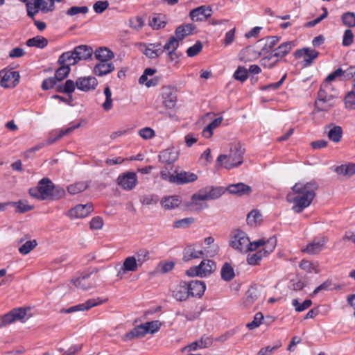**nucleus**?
Wrapping results in <instances>:
<instances>
[{
    "mask_svg": "<svg viewBox=\"0 0 355 355\" xmlns=\"http://www.w3.org/2000/svg\"><path fill=\"white\" fill-rule=\"evenodd\" d=\"M318 188L315 181L295 183L286 196L287 201L293 204L292 209L296 213H300L308 207L315 198Z\"/></svg>",
    "mask_w": 355,
    "mask_h": 355,
    "instance_id": "nucleus-1",
    "label": "nucleus"
},
{
    "mask_svg": "<svg viewBox=\"0 0 355 355\" xmlns=\"http://www.w3.org/2000/svg\"><path fill=\"white\" fill-rule=\"evenodd\" d=\"M29 194L40 200H58L64 196L65 191L55 186L49 178H44L39 181L37 187L29 189Z\"/></svg>",
    "mask_w": 355,
    "mask_h": 355,
    "instance_id": "nucleus-2",
    "label": "nucleus"
},
{
    "mask_svg": "<svg viewBox=\"0 0 355 355\" xmlns=\"http://www.w3.org/2000/svg\"><path fill=\"white\" fill-rule=\"evenodd\" d=\"M245 148L240 142L231 144L228 154L220 155L217 163L226 169H231L242 164Z\"/></svg>",
    "mask_w": 355,
    "mask_h": 355,
    "instance_id": "nucleus-3",
    "label": "nucleus"
},
{
    "mask_svg": "<svg viewBox=\"0 0 355 355\" xmlns=\"http://www.w3.org/2000/svg\"><path fill=\"white\" fill-rule=\"evenodd\" d=\"M263 243V239L250 242L247 234L242 231H238L232 237L230 245L241 252L255 251Z\"/></svg>",
    "mask_w": 355,
    "mask_h": 355,
    "instance_id": "nucleus-4",
    "label": "nucleus"
},
{
    "mask_svg": "<svg viewBox=\"0 0 355 355\" xmlns=\"http://www.w3.org/2000/svg\"><path fill=\"white\" fill-rule=\"evenodd\" d=\"M263 239V243L261 245L258 252L254 254H249L247 261L250 265H257L259 261L263 258L267 257L274 251L277 245V239L275 236H271L267 239Z\"/></svg>",
    "mask_w": 355,
    "mask_h": 355,
    "instance_id": "nucleus-5",
    "label": "nucleus"
},
{
    "mask_svg": "<svg viewBox=\"0 0 355 355\" xmlns=\"http://www.w3.org/2000/svg\"><path fill=\"white\" fill-rule=\"evenodd\" d=\"M322 85L318 93V97L314 103V112H329L336 105L337 97L331 94H328Z\"/></svg>",
    "mask_w": 355,
    "mask_h": 355,
    "instance_id": "nucleus-6",
    "label": "nucleus"
},
{
    "mask_svg": "<svg viewBox=\"0 0 355 355\" xmlns=\"http://www.w3.org/2000/svg\"><path fill=\"white\" fill-rule=\"evenodd\" d=\"M216 270V265L212 260L204 259L198 266L191 267L186 271L189 277L199 276L201 277L211 275Z\"/></svg>",
    "mask_w": 355,
    "mask_h": 355,
    "instance_id": "nucleus-7",
    "label": "nucleus"
},
{
    "mask_svg": "<svg viewBox=\"0 0 355 355\" xmlns=\"http://www.w3.org/2000/svg\"><path fill=\"white\" fill-rule=\"evenodd\" d=\"M225 192L223 187H207L200 190L198 193L192 196V200H209L218 198Z\"/></svg>",
    "mask_w": 355,
    "mask_h": 355,
    "instance_id": "nucleus-8",
    "label": "nucleus"
},
{
    "mask_svg": "<svg viewBox=\"0 0 355 355\" xmlns=\"http://www.w3.org/2000/svg\"><path fill=\"white\" fill-rule=\"evenodd\" d=\"M28 310V308H18L12 310L2 317V325L6 326L16 321L24 322Z\"/></svg>",
    "mask_w": 355,
    "mask_h": 355,
    "instance_id": "nucleus-9",
    "label": "nucleus"
},
{
    "mask_svg": "<svg viewBox=\"0 0 355 355\" xmlns=\"http://www.w3.org/2000/svg\"><path fill=\"white\" fill-rule=\"evenodd\" d=\"M139 50L149 59H155L164 53L163 46L159 42L140 43Z\"/></svg>",
    "mask_w": 355,
    "mask_h": 355,
    "instance_id": "nucleus-10",
    "label": "nucleus"
},
{
    "mask_svg": "<svg viewBox=\"0 0 355 355\" xmlns=\"http://www.w3.org/2000/svg\"><path fill=\"white\" fill-rule=\"evenodd\" d=\"M117 184L123 189L131 191L137 184V174L135 172L122 173L117 178Z\"/></svg>",
    "mask_w": 355,
    "mask_h": 355,
    "instance_id": "nucleus-11",
    "label": "nucleus"
},
{
    "mask_svg": "<svg viewBox=\"0 0 355 355\" xmlns=\"http://www.w3.org/2000/svg\"><path fill=\"white\" fill-rule=\"evenodd\" d=\"M177 103V90L171 86L162 88V103L167 109H173Z\"/></svg>",
    "mask_w": 355,
    "mask_h": 355,
    "instance_id": "nucleus-12",
    "label": "nucleus"
},
{
    "mask_svg": "<svg viewBox=\"0 0 355 355\" xmlns=\"http://www.w3.org/2000/svg\"><path fill=\"white\" fill-rule=\"evenodd\" d=\"M1 86L5 88L15 87L19 82L20 76L18 71H0Z\"/></svg>",
    "mask_w": 355,
    "mask_h": 355,
    "instance_id": "nucleus-13",
    "label": "nucleus"
},
{
    "mask_svg": "<svg viewBox=\"0 0 355 355\" xmlns=\"http://www.w3.org/2000/svg\"><path fill=\"white\" fill-rule=\"evenodd\" d=\"M105 301L106 300H101L99 297H98L97 299H89L85 303L71 306L67 309H63L62 312L65 313H71L76 311H88L91 308L100 305Z\"/></svg>",
    "mask_w": 355,
    "mask_h": 355,
    "instance_id": "nucleus-14",
    "label": "nucleus"
},
{
    "mask_svg": "<svg viewBox=\"0 0 355 355\" xmlns=\"http://www.w3.org/2000/svg\"><path fill=\"white\" fill-rule=\"evenodd\" d=\"M327 242L326 237L315 238L302 251L311 255L317 254L324 248Z\"/></svg>",
    "mask_w": 355,
    "mask_h": 355,
    "instance_id": "nucleus-15",
    "label": "nucleus"
},
{
    "mask_svg": "<svg viewBox=\"0 0 355 355\" xmlns=\"http://www.w3.org/2000/svg\"><path fill=\"white\" fill-rule=\"evenodd\" d=\"M178 46L179 43L175 37H171L168 42L164 44V46H163L164 51H166L167 52V60L168 62H178L179 55L176 51Z\"/></svg>",
    "mask_w": 355,
    "mask_h": 355,
    "instance_id": "nucleus-16",
    "label": "nucleus"
},
{
    "mask_svg": "<svg viewBox=\"0 0 355 355\" xmlns=\"http://www.w3.org/2000/svg\"><path fill=\"white\" fill-rule=\"evenodd\" d=\"M92 211L93 205L91 203L78 205L69 211L68 216L71 219L84 218L88 216Z\"/></svg>",
    "mask_w": 355,
    "mask_h": 355,
    "instance_id": "nucleus-17",
    "label": "nucleus"
},
{
    "mask_svg": "<svg viewBox=\"0 0 355 355\" xmlns=\"http://www.w3.org/2000/svg\"><path fill=\"white\" fill-rule=\"evenodd\" d=\"M76 87L83 92L94 90L98 85V80L94 76L80 77L76 81Z\"/></svg>",
    "mask_w": 355,
    "mask_h": 355,
    "instance_id": "nucleus-18",
    "label": "nucleus"
},
{
    "mask_svg": "<svg viewBox=\"0 0 355 355\" xmlns=\"http://www.w3.org/2000/svg\"><path fill=\"white\" fill-rule=\"evenodd\" d=\"M138 267L135 259L132 256L128 257L124 259L122 266L118 269L116 276L121 279L128 272H136Z\"/></svg>",
    "mask_w": 355,
    "mask_h": 355,
    "instance_id": "nucleus-19",
    "label": "nucleus"
},
{
    "mask_svg": "<svg viewBox=\"0 0 355 355\" xmlns=\"http://www.w3.org/2000/svg\"><path fill=\"white\" fill-rule=\"evenodd\" d=\"M319 53L309 48H304L302 49L297 50L294 55L296 58H300L304 57V65L308 67L311 64L313 61L318 56Z\"/></svg>",
    "mask_w": 355,
    "mask_h": 355,
    "instance_id": "nucleus-20",
    "label": "nucleus"
},
{
    "mask_svg": "<svg viewBox=\"0 0 355 355\" xmlns=\"http://www.w3.org/2000/svg\"><path fill=\"white\" fill-rule=\"evenodd\" d=\"M212 15V10L209 6H202L190 12L189 16L194 21H205Z\"/></svg>",
    "mask_w": 355,
    "mask_h": 355,
    "instance_id": "nucleus-21",
    "label": "nucleus"
},
{
    "mask_svg": "<svg viewBox=\"0 0 355 355\" xmlns=\"http://www.w3.org/2000/svg\"><path fill=\"white\" fill-rule=\"evenodd\" d=\"M179 157V151L175 148H168L163 150L159 154V161L166 164H171L176 162Z\"/></svg>",
    "mask_w": 355,
    "mask_h": 355,
    "instance_id": "nucleus-22",
    "label": "nucleus"
},
{
    "mask_svg": "<svg viewBox=\"0 0 355 355\" xmlns=\"http://www.w3.org/2000/svg\"><path fill=\"white\" fill-rule=\"evenodd\" d=\"M92 273L85 274L80 277L73 278L71 279V282L75 286L76 288L82 289V290H88L90 288L95 286L96 282H92L89 281L90 276Z\"/></svg>",
    "mask_w": 355,
    "mask_h": 355,
    "instance_id": "nucleus-23",
    "label": "nucleus"
},
{
    "mask_svg": "<svg viewBox=\"0 0 355 355\" xmlns=\"http://www.w3.org/2000/svg\"><path fill=\"white\" fill-rule=\"evenodd\" d=\"M175 173L176 175L175 178H172L171 183L182 184L193 182L198 179L197 175L191 172L182 171L178 173L175 171Z\"/></svg>",
    "mask_w": 355,
    "mask_h": 355,
    "instance_id": "nucleus-24",
    "label": "nucleus"
},
{
    "mask_svg": "<svg viewBox=\"0 0 355 355\" xmlns=\"http://www.w3.org/2000/svg\"><path fill=\"white\" fill-rule=\"evenodd\" d=\"M189 291L187 282H182L173 290V297L178 301H185L190 297Z\"/></svg>",
    "mask_w": 355,
    "mask_h": 355,
    "instance_id": "nucleus-25",
    "label": "nucleus"
},
{
    "mask_svg": "<svg viewBox=\"0 0 355 355\" xmlns=\"http://www.w3.org/2000/svg\"><path fill=\"white\" fill-rule=\"evenodd\" d=\"M114 64L110 61L98 62L94 67L93 72L98 76H103L114 71Z\"/></svg>",
    "mask_w": 355,
    "mask_h": 355,
    "instance_id": "nucleus-26",
    "label": "nucleus"
},
{
    "mask_svg": "<svg viewBox=\"0 0 355 355\" xmlns=\"http://www.w3.org/2000/svg\"><path fill=\"white\" fill-rule=\"evenodd\" d=\"M189 295L191 297H200L205 292L206 286L205 282L193 280L187 283Z\"/></svg>",
    "mask_w": 355,
    "mask_h": 355,
    "instance_id": "nucleus-27",
    "label": "nucleus"
},
{
    "mask_svg": "<svg viewBox=\"0 0 355 355\" xmlns=\"http://www.w3.org/2000/svg\"><path fill=\"white\" fill-rule=\"evenodd\" d=\"M325 130H328V138L334 143H338L340 141L343 137V129L339 125H336L334 123H330L325 127Z\"/></svg>",
    "mask_w": 355,
    "mask_h": 355,
    "instance_id": "nucleus-28",
    "label": "nucleus"
},
{
    "mask_svg": "<svg viewBox=\"0 0 355 355\" xmlns=\"http://www.w3.org/2000/svg\"><path fill=\"white\" fill-rule=\"evenodd\" d=\"M294 46V42L288 41L282 43L277 48L275 49L272 53L275 54V56L282 60L292 51Z\"/></svg>",
    "mask_w": 355,
    "mask_h": 355,
    "instance_id": "nucleus-29",
    "label": "nucleus"
},
{
    "mask_svg": "<svg viewBox=\"0 0 355 355\" xmlns=\"http://www.w3.org/2000/svg\"><path fill=\"white\" fill-rule=\"evenodd\" d=\"M195 26L192 24L179 26L175 31V38L178 40V42L182 40L185 37L192 34Z\"/></svg>",
    "mask_w": 355,
    "mask_h": 355,
    "instance_id": "nucleus-30",
    "label": "nucleus"
},
{
    "mask_svg": "<svg viewBox=\"0 0 355 355\" xmlns=\"http://www.w3.org/2000/svg\"><path fill=\"white\" fill-rule=\"evenodd\" d=\"M211 343H212L211 340L209 338L202 336L200 338V340H196V341L191 343L190 345L184 347L182 351V352H186V351L190 352L192 350H196L198 348H200V349L206 348V347H209L211 345Z\"/></svg>",
    "mask_w": 355,
    "mask_h": 355,
    "instance_id": "nucleus-31",
    "label": "nucleus"
},
{
    "mask_svg": "<svg viewBox=\"0 0 355 355\" xmlns=\"http://www.w3.org/2000/svg\"><path fill=\"white\" fill-rule=\"evenodd\" d=\"M227 191H228L230 193L242 196L249 194L252 189L250 186L246 185L242 182H239L237 184H230L227 188Z\"/></svg>",
    "mask_w": 355,
    "mask_h": 355,
    "instance_id": "nucleus-32",
    "label": "nucleus"
},
{
    "mask_svg": "<svg viewBox=\"0 0 355 355\" xmlns=\"http://www.w3.org/2000/svg\"><path fill=\"white\" fill-rule=\"evenodd\" d=\"M73 51L78 61L88 59L93 53L92 49L87 45L78 46L73 49Z\"/></svg>",
    "mask_w": 355,
    "mask_h": 355,
    "instance_id": "nucleus-33",
    "label": "nucleus"
},
{
    "mask_svg": "<svg viewBox=\"0 0 355 355\" xmlns=\"http://www.w3.org/2000/svg\"><path fill=\"white\" fill-rule=\"evenodd\" d=\"M76 56L73 51L64 52L59 57L58 62L60 64L70 67V66L75 65L79 62Z\"/></svg>",
    "mask_w": 355,
    "mask_h": 355,
    "instance_id": "nucleus-34",
    "label": "nucleus"
},
{
    "mask_svg": "<svg viewBox=\"0 0 355 355\" xmlns=\"http://www.w3.org/2000/svg\"><path fill=\"white\" fill-rule=\"evenodd\" d=\"M94 55L98 62L110 61L114 57V53L107 47L98 48Z\"/></svg>",
    "mask_w": 355,
    "mask_h": 355,
    "instance_id": "nucleus-35",
    "label": "nucleus"
},
{
    "mask_svg": "<svg viewBox=\"0 0 355 355\" xmlns=\"http://www.w3.org/2000/svg\"><path fill=\"white\" fill-rule=\"evenodd\" d=\"M334 171L340 175L349 178L355 174V164L347 163L336 166Z\"/></svg>",
    "mask_w": 355,
    "mask_h": 355,
    "instance_id": "nucleus-36",
    "label": "nucleus"
},
{
    "mask_svg": "<svg viewBox=\"0 0 355 355\" xmlns=\"http://www.w3.org/2000/svg\"><path fill=\"white\" fill-rule=\"evenodd\" d=\"M203 255L202 250H196L193 245H188L184 250L183 261H189L191 259H199Z\"/></svg>",
    "mask_w": 355,
    "mask_h": 355,
    "instance_id": "nucleus-37",
    "label": "nucleus"
},
{
    "mask_svg": "<svg viewBox=\"0 0 355 355\" xmlns=\"http://www.w3.org/2000/svg\"><path fill=\"white\" fill-rule=\"evenodd\" d=\"M166 24V16L162 14H154L149 20V26L155 30L164 28Z\"/></svg>",
    "mask_w": 355,
    "mask_h": 355,
    "instance_id": "nucleus-38",
    "label": "nucleus"
},
{
    "mask_svg": "<svg viewBox=\"0 0 355 355\" xmlns=\"http://www.w3.org/2000/svg\"><path fill=\"white\" fill-rule=\"evenodd\" d=\"M37 2V5L42 7V12L49 13L54 11L55 3H60L64 0H35Z\"/></svg>",
    "mask_w": 355,
    "mask_h": 355,
    "instance_id": "nucleus-39",
    "label": "nucleus"
},
{
    "mask_svg": "<svg viewBox=\"0 0 355 355\" xmlns=\"http://www.w3.org/2000/svg\"><path fill=\"white\" fill-rule=\"evenodd\" d=\"M146 330L144 328V324L139 325L135 327L130 332L125 335L124 340L125 341L131 340L132 338H142L146 334Z\"/></svg>",
    "mask_w": 355,
    "mask_h": 355,
    "instance_id": "nucleus-40",
    "label": "nucleus"
},
{
    "mask_svg": "<svg viewBox=\"0 0 355 355\" xmlns=\"http://www.w3.org/2000/svg\"><path fill=\"white\" fill-rule=\"evenodd\" d=\"M220 275L222 279L226 282H230L234 279L235 276L234 268L229 263H225L220 270Z\"/></svg>",
    "mask_w": 355,
    "mask_h": 355,
    "instance_id": "nucleus-41",
    "label": "nucleus"
},
{
    "mask_svg": "<svg viewBox=\"0 0 355 355\" xmlns=\"http://www.w3.org/2000/svg\"><path fill=\"white\" fill-rule=\"evenodd\" d=\"M279 61L280 60L275 56V54L272 52L261 60V64L264 68L271 69L275 67Z\"/></svg>",
    "mask_w": 355,
    "mask_h": 355,
    "instance_id": "nucleus-42",
    "label": "nucleus"
},
{
    "mask_svg": "<svg viewBox=\"0 0 355 355\" xmlns=\"http://www.w3.org/2000/svg\"><path fill=\"white\" fill-rule=\"evenodd\" d=\"M223 121V117H218L215 119L212 122H211L208 125H207L203 131L202 135L205 138H210L213 135V130L218 128Z\"/></svg>",
    "mask_w": 355,
    "mask_h": 355,
    "instance_id": "nucleus-43",
    "label": "nucleus"
},
{
    "mask_svg": "<svg viewBox=\"0 0 355 355\" xmlns=\"http://www.w3.org/2000/svg\"><path fill=\"white\" fill-rule=\"evenodd\" d=\"M82 349V345L79 344H72L68 347H59L57 349L62 355H77Z\"/></svg>",
    "mask_w": 355,
    "mask_h": 355,
    "instance_id": "nucleus-44",
    "label": "nucleus"
},
{
    "mask_svg": "<svg viewBox=\"0 0 355 355\" xmlns=\"http://www.w3.org/2000/svg\"><path fill=\"white\" fill-rule=\"evenodd\" d=\"M48 44V40L42 36H37L31 38L26 41V45L28 46H34L37 48H44Z\"/></svg>",
    "mask_w": 355,
    "mask_h": 355,
    "instance_id": "nucleus-45",
    "label": "nucleus"
},
{
    "mask_svg": "<svg viewBox=\"0 0 355 355\" xmlns=\"http://www.w3.org/2000/svg\"><path fill=\"white\" fill-rule=\"evenodd\" d=\"M180 202L178 196H173L164 198L162 200V205L166 209H171L178 207Z\"/></svg>",
    "mask_w": 355,
    "mask_h": 355,
    "instance_id": "nucleus-46",
    "label": "nucleus"
},
{
    "mask_svg": "<svg viewBox=\"0 0 355 355\" xmlns=\"http://www.w3.org/2000/svg\"><path fill=\"white\" fill-rule=\"evenodd\" d=\"M87 187L88 184L86 182H78L69 185L67 191L71 195H76L85 191Z\"/></svg>",
    "mask_w": 355,
    "mask_h": 355,
    "instance_id": "nucleus-47",
    "label": "nucleus"
},
{
    "mask_svg": "<svg viewBox=\"0 0 355 355\" xmlns=\"http://www.w3.org/2000/svg\"><path fill=\"white\" fill-rule=\"evenodd\" d=\"M261 214L257 210L251 211L247 216V223L252 227H255L261 223Z\"/></svg>",
    "mask_w": 355,
    "mask_h": 355,
    "instance_id": "nucleus-48",
    "label": "nucleus"
},
{
    "mask_svg": "<svg viewBox=\"0 0 355 355\" xmlns=\"http://www.w3.org/2000/svg\"><path fill=\"white\" fill-rule=\"evenodd\" d=\"M132 257L135 259V261H137V265L141 266L149 259V252L146 249H141Z\"/></svg>",
    "mask_w": 355,
    "mask_h": 355,
    "instance_id": "nucleus-49",
    "label": "nucleus"
},
{
    "mask_svg": "<svg viewBox=\"0 0 355 355\" xmlns=\"http://www.w3.org/2000/svg\"><path fill=\"white\" fill-rule=\"evenodd\" d=\"M104 95L105 96V101L103 103L102 107L105 111L110 110L112 107V92L108 85H107L103 91Z\"/></svg>",
    "mask_w": 355,
    "mask_h": 355,
    "instance_id": "nucleus-50",
    "label": "nucleus"
},
{
    "mask_svg": "<svg viewBox=\"0 0 355 355\" xmlns=\"http://www.w3.org/2000/svg\"><path fill=\"white\" fill-rule=\"evenodd\" d=\"M300 268L304 270H305L307 273H311L314 272L315 273H318L320 270L317 268V266H314L313 263L311 261L302 259L299 265Z\"/></svg>",
    "mask_w": 355,
    "mask_h": 355,
    "instance_id": "nucleus-51",
    "label": "nucleus"
},
{
    "mask_svg": "<svg viewBox=\"0 0 355 355\" xmlns=\"http://www.w3.org/2000/svg\"><path fill=\"white\" fill-rule=\"evenodd\" d=\"M80 123H78L75 125H73L71 127H69L65 130H60V132L56 135V138L55 139H51V138H48L47 141H46V144L48 145H51V144H53V143H55L56 141L59 140L60 139H61L64 135H67L71 132H73L75 129L76 128H78L79 127H80Z\"/></svg>",
    "mask_w": 355,
    "mask_h": 355,
    "instance_id": "nucleus-52",
    "label": "nucleus"
},
{
    "mask_svg": "<svg viewBox=\"0 0 355 355\" xmlns=\"http://www.w3.org/2000/svg\"><path fill=\"white\" fill-rule=\"evenodd\" d=\"M145 329L146 330V334H154L157 332L162 325V323L159 320H154L150 322H147L143 324Z\"/></svg>",
    "mask_w": 355,
    "mask_h": 355,
    "instance_id": "nucleus-53",
    "label": "nucleus"
},
{
    "mask_svg": "<svg viewBox=\"0 0 355 355\" xmlns=\"http://www.w3.org/2000/svg\"><path fill=\"white\" fill-rule=\"evenodd\" d=\"M70 71V67L64 64H60V67L55 71L54 77L58 81H62L69 75Z\"/></svg>",
    "mask_w": 355,
    "mask_h": 355,
    "instance_id": "nucleus-54",
    "label": "nucleus"
},
{
    "mask_svg": "<svg viewBox=\"0 0 355 355\" xmlns=\"http://www.w3.org/2000/svg\"><path fill=\"white\" fill-rule=\"evenodd\" d=\"M76 87V83L72 80H67L64 85H60L58 87V91L69 94L74 92Z\"/></svg>",
    "mask_w": 355,
    "mask_h": 355,
    "instance_id": "nucleus-55",
    "label": "nucleus"
},
{
    "mask_svg": "<svg viewBox=\"0 0 355 355\" xmlns=\"http://www.w3.org/2000/svg\"><path fill=\"white\" fill-rule=\"evenodd\" d=\"M37 245L36 240L28 241L19 248V252L21 254H27L33 250Z\"/></svg>",
    "mask_w": 355,
    "mask_h": 355,
    "instance_id": "nucleus-56",
    "label": "nucleus"
},
{
    "mask_svg": "<svg viewBox=\"0 0 355 355\" xmlns=\"http://www.w3.org/2000/svg\"><path fill=\"white\" fill-rule=\"evenodd\" d=\"M27 15L31 17L33 20L35 19V16L40 12H42L41 6L39 7L37 5V2L34 0V2L32 3L27 4Z\"/></svg>",
    "mask_w": 355,
    "mask_h": 355,
    "instance_id": "nucleus-57",
    "label": "nucleus"
},
{
    "mask_svg": "<svg viewBox=\"0 0 355 355\" xmlns=\"http://www.w3.org/2000/svg\"><path fill=\"white\" fill-rule=\"evenodd\" d=\"M292 304L295 307L296 311L301 312L311 306L312 301L311 300H306L300 304L297 299H294L292 301Z\"/></svg>",
    "mask_w": 355,
    "mask_h": 355,
    "instance_id": "nucleus-58",
    "label": "nucleus"
},
{
    "mask_svg": "<svg viewBox=\"0 0 355 355\" xmlns=\"http://www.w3.org/2000/svg\"><path fill=\"white\" fill-rule=\"evenodd\" d=\"M12 205L17 209L19 213H24L33 209V206L28 205L26 202L19 200L18 202H11Z\"/></svg>",
    "mask_w": 355,
    "mask_h": 355,
    "instance_id": "nucleus-59",
    "label": "nucleus"
},
{
    "mask_svg": "<svg viewBox=\"0 0 355 355\" xmlns=\"http://www.w3.org/2000/svg\"><path fill=\"white\" fill-rule=\"evenodd\" d=\"M342 21L345 26L349 27L355 26V15L354 12H346L342 16Z\"/></svg>",
    "mask_w": 355,
    "mask_h": 355,
    "instance_id": "nucleus-60",
    "label": "nucleus"
},
{
    "mask_svg": "<svg viewBox=\"0 0 355 355\" xmlns=\"http://www.w3.org/2000/svg\"><path fill=\"white\" fill-rule=\"evenodd\" d=\"M345 107L349 110H355V92H349L345 98Z\"/></svg>",
    "mask_w": 355,
    "mask_h": 355,
    "instance_id": "nucleus-61",
    "label": "nucleus"
},
{
    "mask_svg": "<svg viewBox=\"0 0 355 355\" xmlns=\"http://www.w3.org/2000/svg\"><path fill=\"white\" fill-rule=\"evenodd\" d=\"M139 135L144 139H150L155 136V132L151 128L146 127L139 130Z\"/></svg>",
    "mask_w": 355,
    "mask_h": 355,
    "instance_id": "nucleus-62",
    "label": "nucleus"
},
{
    "mask_svg": "<svg viewBox=\"0 0 355 355\" xmlns=\"http://www.w3.org/2000/svg\"><path fill=\"white\" fill-rule=\"evenodd\" d=\"M202 44L201 42H200V41L196 42L193 46H190L187 50V56L193 57V56L198 55L202 51Z\"/></svg>",
    "mask_w": 355,
    "mask_h": 355,
    "instance_id": "nucleus-63",
    "label": "nucleus"
},
{
    "mask_svg": "<svg viewBox=\"0 0 355 355\" xmlns=\"http://www.w3.org/2000/svg\"><path fill=\"white\" fill-rule=\"evenodd\" d=\"M234 77L236 80L243 82L248 78V71L243 67H239L234 72Z\"/></svg>",
    "mask_w": 355,
    "mask_h": 355,
    "instance_id": "nucleus-64",
    "label": "nucleus"
}]
</instances>
